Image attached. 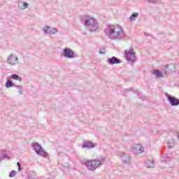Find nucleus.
I'll list each match as a JSON object with an SVG mask.
<instances>
[{"mask_svg": "<svg viewBox=\"0 0 179 179\" xmlns=\"http://www.w3.org/2000/svg\"><path fill=\"white\" fill-rule=\"evenodd\" d=\"M167 146L169 149H172V148H174V141H168L167 142Z\"/></svg>", "mask_w": 179, "mask_h": 179, "instance_id": "393cba45", "label": "nucleus"}, {"mask_svg": "<svg viewBox=\"0 0 179 179\" xmlns=\"http://www.w3.org/2000/svg\"><path fill=\"white\" fill-rule=\"evenodd\" d=\"M129 92H131V90H132V88H130L128 90Z\"/></svg>", "mask_w": 179, "mask_h": 179, "instance_id": "f704fd0d", "label": "nucleus"}, {"mask_svg": "<svg viewBox=\"0 0 179 179\" xmlns=\"http://www.w3.org/2000/svg\"><path fill=\"white\" fill-rule=\"evenodd\" d=\"M43 32L45 34H57L58 33V29L57 28H54L50 26H45L43 27Z\"/></svg>", "mask_w": 179, "mask_h": 179, "instance_id": "1a4fd4ad", "label": "nucleus"}, {"mask_svg": "<svg viewBox=\"0 0 179 179\" xmlns=\"http://www.w3.org/2000/svg\"><path fill=\"white\" fill-rule=\"evenodd\" d=\"M134 93H137L138 91L137 90H133Z\"/></svg>", "mask_w": 179, "mask_h": 179, "instance_id": "72a5a7b5", "label": "nucleus"}, {"mask_svg": "<svg viewBox=\"0 0 179 179\" xmlns=\"http://www.w3.org/2000/svg\"><path fill=\"white\" fill-rule=\"evenodd\" d=\"M17 167H20L22 166V164H20V162H17Z\"/></svg>", "mask_w": 179, "mask_h": 179, "instance_id": "7c9ffc66", "label": "nucleus"}, {"mask_svg": "<svg viewBox=\"0 0 179 179\" xmlns=\"http://www.w3.org/2000/svg\"><path fill=\"white\" fill-rule=\"evenodd\" d=\"M159 0H148V3H156Z\"/></svg>", "mask_w": 179, "mask_h": 179, "instance_id": "c85d7f7f", "label": "nucleus"}, {"mask_svg": "<svg viewBox=\"0 0 179 179\" xmlns=\"http://www.w3.org/2000/svg\"><path fill=\"white\" fill-rule=\"evenodd\" d=\"M5 86L6 89H9V87H15L16 85H15V83H13L10 78H8L6 82Z\"/></svg>", "mask_w": 179, "mask_h": 179, "instance_id": "f3484780", "label": "nucleus"}, {"mask_svg": "<svg viewBox=\"0 0 179 179\" xmlns=\"http://www.w3.org/2000/svg\"><path fill=\"white\" fill-rule=\"evenodd\" d=\"M15 87L18 90L20 95L23 94V87L22 85H15Z\"/></svg>", "mask_w": 179, "mask_h": 179, "instance_id": "5701e85b", "label": "nucleus"}, {"mask_svg": "<svg viewBox=\"0 0 179 179\" xmlns=\"http://www.w3.org/2000/svg\"><path fill=\"white\" fill-rule=\"evenodd\" d=\"M107 62L109 65H117V64H121V60L117 57L113 56L110 58H108Z\"/></svg>", "mask_w": 179, "mask_h": 179, "instance_id": "9d476101", "label": "nucleus"}, {"mask_svg": "<svg viewBox=\"0 0 179 179\" xmlns=\"http://www.w3.org/2000/svg\"><path fill=\"white\" fill-rule=\"evenodd\" d=\"M80 19L84 26L90 27V31L99 30V22L94 18L90 17V15H81Z\"/></svg>", "mask_w": 179, "mask_h": 179, "instance_id": "f03ea898", "label": "nucleus"}, {"mask_svg": "<svg viewBox=\"0 0 179 179\" xmlns=\"http://www.w3.org/2000/svg\"><path fill=\"white\" fill-rule=\"evenodd\" d=\"M138 97H139V99H141V100L146 99V96L145 95H142V94H141V93L138 94Z\"/></svg>", "mask_w": 179, "mask_h": 179, "instance_id": "bb28decb", "label": "nucleus"}, {"mask_svg": "<svg viewBox=\"0 0 179 179\" xmlns=\"http://www.w3.org/2000/svg\"><path fill=\"white\" fill-rule=\"evenodd\" d=\"M62 55L64 57V58H68L69 59H72L76 58L75 52L72 50V49L69 48H66L63 50Z\"/></svg>", "mask_w": 179, "mask_h": 179, "instance_id": "423d86ee", "label": "nucleus"}, {"mask_svg": "<svg viewBox=\"0 0 179 179\" xmlns=\"http://www.w3.org/2000/svg\"><path fill=\"white\" fill-rule=\"evenodd\" d=\"M8 63L10 64V65H16V63L17 62V57H13V55H10L8 57L7 59Z\"/></svg>", "mask_w": 179, "mask_h": 179, "instance_id": "ddd939ff", "label": "nucleus"}, {"mask_svg": "<svg viewBox=\"0 0 179 179\" xmlns=\"http://www.w3.org/2000/svg\"><path fill=\"white\" fill-rule=\"evenodd\" d=\"M122 162L123 164H131V159H129V155L128 154L122 153L121 155Z\"/></svg>", "mask_w": 179, "mask_h": 179, "instance_id": "9b49d317", "label": "nucleus"}, {"mask_svg": "<svg viewBox=\"0 0 179 179\" xmlns=\"http://www.w3.org/2000/svg\"><path fill=\"white\" fill-rule=\"evenodd\" d=\"M152 73L153 75H155L156 78H164L163 76V72H162L160 70H154Z\"/></svg>", "mask_w": 179, "mask_h": 179, "instance_id": "6ab92c4d", "label": "nucleus"}, {"mask_svg": "<svg viewBox=\"0 0 179 179\" xmlns=\"http://www.w3.org/2000/svg\"><path fill=\"white\" fill-rule=\"evenodd\" d=\"M145 36H150V34H148V33H145Z\"/></svg>", "mask_w": 179, "mask_h": 179, "instance_id": "2f4dec72", "label": "nucleus"}, {"mask_svg": "<svg viewBox=\"0 0 179 179\" xmlns=\"http://www.w3.org/2000/svg\"><path fill=\"white\" fill-rule=\"evenodd\" d=\"M131 152L135 155H141L145 152V148L141 144H136L132 146Z\"/></svg>", "mask_w": 179, "mask_h": 179, "instance_id": "0eeeda50", "label": "nucleus"}, {"mask_svg": "<svg viewBox=\"0 0 179 179\" xmlns=\"http://www.w3.org/2000/svg\"><path fill=\"white\" fill-rule=\"evenodd\" d=\"M104 160H106V157H101L100 159H98L99 162H101V164H103L104 163Z\"/></svg>", "mask_w": 179, "mask_h": 179, "instance_id": "cd10ccee", "label": "nucleus"}, {"mask_svg": "<svg viewBox=\"0 0 179 179\" xmlns=\"http://www.w3.org/2000/svg\"><path fill=\"white\" fill-rule=\"evenodd\" d=\"M106 27L107 28L104 31L110 40H117L118 41H121V40L127 38V34H125L122 27L118 24H108Z\"/></svg>", "mask_w": 179, "mask_h": 179, "instance_id": "f257e3e1", "label": "nucleus"}, {"mask_svg": "<svg viewBox=\"0 0 179 179\" xmlns=\"http://www.w3.org/2000/svg\"><path fill=\"white\" fill-rule=\"evenodd\" d=\"M145 166L148 169H155V161L147 159L145 161Z\"/></svg>", "mask_w": 179, "mask_h": 179, "instance_id": "2eb2a0df", "label": "nucleus"}, {"mask_svg": "<svg viewBox=\"0 0 179 179\" xmlns=\"http://www.w3.org/2000/svg\"><path fill=\"white\" fill-rule=\"evenodd\" d=\"M23 170V168L22 166H18V171H22Z\"/></svg>", "mask_w": 179, "mask_h": 179, "instance_id": "c756f323", "label": "nucleus"}, {"mask_svg": "<svg viewBox=\"0 0 179 179\" xmlns=\"http://www.w3.org/2000/svg\"><path fill=\"white\" fill-rule=\"evenodd\" d=\"M164 75H167V71H164Z\"/></svg>", "mask_w": 179, "mask_h": 179, "instance_id": "473e14b6", "label": "nucleus"}, {"mask_svg": "<svg viewBox=\"0 0 179 179\" xmlns=\"http://www.w3.org/2000/svg\"><path fill=\"white\" fill-rule=\"evenodd\" d=\"M31 147L36 155L41 156L42 157H48V153L44 150L41 145L38 143H32Z\"/></svg>", "mask_w": 179, "mask_h": 179, "instance_id": "7ed1b4c3", "label": "nucleus"}, {"mask_svg": "<svg viewBox=\"0 0 179 179\" xmlns=\"http://www.w3.org/2000/svg\"><path fill=\"white\" fill-rule=\"evenodd\" d=\"M95 146L96 145L93 142L88 141L83 143L82 148L83 149H93Z\"/></svg>", "mask_w": 179, "mask_h": 179, "instance_id": "f8f14e48", "label": "nucleus"}, {"mask_svg": "<svg viewBox=\"0 0 179 179\" xmlns=\"http://www.w3.org/2000/svg\"><path fill=\"white\" fill-rule=\"evenodd\" d=\"M10 79H13V80H18L19 82H22V78L17 74H12L10 76Z\"/></svg>", "mask_w": 179, "mask_h": 179, "instance_id": "aec40b11", "label": "nucleus"}, {"mask_svg": "<svg viewBox=\"0 0 179 179\" xmlns=\"http://www.w3.org/2000/svg\"><path fill=\"white\" fill-rule=\"evenodd\" d=\"M99 52L101 55H106V48H100Z\"/></svg>", "mask_w": 179, "mask_h": 179, "instance_id": "b1692460", "label": "nucleus"}, {"mask_svg": "<svg viewBox=\"0 0 179 179\" xmlns=\"http://www.w3.org/2000/svg\"><path fill=\"white\" fill-rule=\"evenodd\" d=\"M165 69H167L169 72H174L176 71V64H170L165 66Z\"/></svg>", "mask_w": 179, "mask_h": 179, "instance_id": "dca6fc26", "label": "nucleus"}, {"mask_svg": "<svg viewBox=\"0 0 179 179\" xmlns=\"http://www.w3.org/2000/svg\"><path fill=\"white\" fill-rule=\"evenodd\" d=\"M18 8L22 10L24 9H27V8H29V3L22 1H18Z\"/></svg>", "mask_w": 179, "mask_h": 179, "instance_id": "4468645a", "label": "nucleus"}, {"mask_svg": "<svg viewBox=\"0 0 179 179\" xmlns=\"http://www.w3.org/2000/svg\"><path fill=\"white\" fill-rule=\"evenodd\" d=\"M161 159L162 162H170L171 160V157L169 155L163 156Z\"/></svg>", "mask_w": 179, "mask_h": 179, "instance_id": "4be33fe9", "label": "nucleus"}, {"mask_svg": "<svg viewBox=\"0 0 179 179\" xmlns=\"http://www.w3.org/2000/svg\"><path fill=\"white\" fill-rule=\"evenodd\" d=\"M139 16V13L135 12L131 14V15L129 17L130 22H134L136 17Z\"/></svg>", "mask_w": 179, "mask_h": 179, "instance_id": "412c9836", "label": "nucleus"}, {"mask_svg": "<svg viewBox=\"0 0 179 179\" xmlns=\"http://www.w3.org/2000/svg\"><path fill=\"white\" fill-rule=\"evenodd\" d=\"M124 55L128 62H131V64H134V62L136 61V53H135L134 48H131L129 51L125 50Z\"/></svg>", "mask_w": 179, "mask_h": 179, "instance_id": "39448f33", "label": "nucleus"}, {"mask_svg": "<svg viewBox=\"0 0 179 179\" xmlns=\"http://www.w3.org/2000/svg\"><path fill=\"white\" fill-rule=\"evenodd\" d=\"M167 100L171 107H177V106H179V99L176 96L169 94L167 96Z\"/></svg>", "mask_w": 179, "mask_h": 179, "instance_id": "6e6552de", "label": "nucleus"}, {"mask_svg": "<svg viewBox=\"0 0 179 179\" xmlns=\"http://www.w3.org/2000/svg\"><path fill=\"white\" fill-rule=\"evenodd\" d=\"M15 176H16V171H15V170L11 171L9 174V177H10L12 178L15 177Z\"/></svg>", "mask_w": 179, "mask_h": 179, "instance_id": "a878e982", "label": "nucleus"}, {"mask_svg": "<svg viewBox=\"0 0 179 179\" xmlns=\"http://www.w3.org/2000/svg\"><path fill=\"white\" fill-rule=\"evenodd\" d=\"M85 166L87 167L89 170H91L92 171H94V170H96L98 167L101 166V162L97 160V159H93L91 161H86L85 162Z\"/></svg>", "mask_w": 179, "mask_h": 179, "instance_id": "20e7f679", "label": "nucleus"}, {"mask_svg": "<svg viewBox=\"0 0 179 179\" xmlns=\"http://www.w3.org/2000/svg\"><path fill=\"white\" fill-rule=\"evenodd\" d=\"M1 157L3 159V160H5V159H9V156H8V154H6V150H0V162H1Z\"/></svg>", "mask_w": 179, "mask_h": 179, "instance_id": "a211bd4d", "label": "nucleus"}]
</instances>
